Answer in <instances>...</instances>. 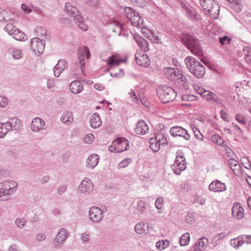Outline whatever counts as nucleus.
<instances>
[{"label":"nucleus","instance_id":"1","mask_svg":"<svg viewBox=\"0 0 251 251\" xmlns=\"http://www.w3.org/2000/svg\"><path fill=\"white\" fill-rule=\"evenodd\" d=\"M186 67L198 78H202L205 74V67L196 58L188 56L185 59Z\"/></svg>","mask_w":251,"mask_h":251},{"label":"nucleus","instance_id":"2","mask_svg":"<svg viewBox=\"0 0 251 251\" xmlns=\"http://www.w3.org/2000/svg\"><path fill=\"white\" fill-rule=\"evenodd\" d=\"M182 40L185 46L192 53L198 56H201L203 55L202 50L197 40L190 35H183Z\"/></svg>","mask_w":251,"mask_h":251},{"label":"nucleus","instance_id":"3","mask_svg":"<svg viewBox=\"0 0 251 251\" xmlns=\"http://www.w3.org/2000/svg\"><path fill=\"white\" fill-rule=\"evenodd\" d=\"M158 97L162 103H167L174 100L176 93L172 88L167 86H160L156 90Z\"/></svg>","mask_w":251,"mask_h":251},{"label":"nucleus","instance_id":"4","mask_svg":"<svg viewBox=\"0 0 251 251\" xmlns=\"http://www.w3.org/2000/svg\"><path fill=\"white\" fill-rule=\"evenodd\" d=\"M17 186V183L12 180H6L0 183V200H8Z\"/></svg>","mask_w":251,"mask_h":251},{"label":"nucleus","instance_id":"5","mask_svg":"<svg viewBox=\"0 0 251 251\" xmlns=\"http://www.w3.org/2000/svg\"><path fill=\"white\" fill-rule=\"evenodd\" d=\"M200 4L204 10H207L209 15L213 19L218 18L220 6L214 0H200Z\"/></svg>","mask_w":251,"mask_h":251},{"label":"nucleus","instance_id":"6","mask_svg":"<svg viewBox=\"0 0 251 251\" xmlns=\"http://www.w3.org/2000/svg\"><path fill=\"white\" fill-rule=\"evenodd\" d=\"M125 15L130 21L132 25L137 27H140L144 23L143 19L139 16L138 12L129 7L124 9Z\"/></svg>","mask_w":251,"mask_h":251},{"label":"nucleus","instance_id":"7","mask_svg":"<svg viewBox=\"0 0 251 251\" xmlns=\"http://www.w3.org/2000/svg\"><path fill=\"white\" fill-rule=\"evenodd\" d=\"M128 147V141L125 138L119 137L112 142V146L109 150L112 151V148H113L115 152H121L127 150Z\"/></svg>","mask_w":251,"mask_h":251},{"label":"nucleus","instance_id":"8","mask_svg":"<svg viewBox=\"0 0 251 251\" xmlns=\"http://www.w3.org/2000/svg\"><path fill=\"white\" fill-rule=\"evenodd\" d=\"M5 29L9 35L17 40L24 41L26 39V36L24 32L20 31L16 26L11 24H7L5 26Z\"/></svg>","mask_w":251,"mask_h":251},{"label":"nucleus","instance_id":"9","mask_svg":"<svg viewBox=\"0 0 251 251\" xmlns=\"http://www.w3.org/2000/svg\"><path fill=\"white\" fill-rule=\"evenodd\" d=\"M186 168V163L185 157L182 154L178 153L174 165L175 173L179 175L181 171L185 170Z\"/></svg>","mask_w":251,"mask_h":251},{"label":"nucleus","instance_id":"10","mask_svg":"<svg viewBox=\"0 0 251 251\" xmlns=\"http://www.w3.org/2000/svg\"><path fill=\"white\" fill-rule=\"evenodd\" d=\"M45 42L38 38H33L31 41V47L36 54H41L44 49Z\"/></svg>","mask_w":251,"mask_h":251},{"label":"nucleus","instance_id":"11","mask_svg":"<svg viewBox=\"0 0 251 251\" xmlns=\"http://www.w3.org/2000/svg\"><path fill=\"white\" fill-rule=\"evenodd\" d=\"M132 36L141 50L144 52H148L150 50L149 43L143 37L137 33H133Z\"/></svg>","mask_w":251,"mask_h":251},{"label":"nucleus","instance_id":"12","mask_svg":"<svg viewBox=\"0 0 251 251\" xmlns=\"http://www.w3.org/2000/svg\"><path fill=\"white\" fill-rule=\"evenodd\" d=\"M135 56L136 62L139 65L146 67L150 65V59L146 53L138 51Z\"/></svg>","mask_w":251,"mask_h":251},{"label":"nucleus","instance_id":"13","mask_svg":"<svg viewBox=\"0 0 251 251\" xmlns=\"http://www.w3.org/2000/svg\"><path fill=\"white\" fill-rule=\"evenodd\" d=\"M125 60L122 58L120 55L117 53L113 54L109 57L106 61L108 65V70H112L114 68L119 66V65L124 62Z\"/></svg>","mask_w":251,"mask_h":251},{"label":"nucleus","instance_id":"14","mask_svg":"<svg viewBox=\"0 0 251 251\" xmlns=\"http://www.w3.org/2000/svg\"><path fill=\"white\" fill-rule=\"evenodd\" d=\"M170 133L173 136H181L186 140H189L190 138V136L187 133V131L179 126L172 127L170 129Z\"/></svg>","mask_w":251,"mask_h":251},{"label":"nucleus","instance_id":"15","mask_svg":"<svg viewBox=\"0 0 251 251\" xmlns=\"http://www.w3.org/2000/svg\"><path fill=\"white\" fill-rule=\"evenodd\" d=\"M89 217L93 221L98 222L102 218V211L97 207H92L89 210Z\"/></svg>","mask_w":251,"mask_h":251},{"label":"nucleus","instance_id":"16","mask_svg":"<svg viewBox=\"0 0 251 251\" xmlns=\"http://www.w3.org/2000/svg\"><path fill=\"white\" fill-rule=\"evenodd\" d=\"M232 215L234 218L238 219L243 218L244 210L240 203H234L232 208Z\"/></svg>","mask_w":251,"mask_h":251},{"label":"nucleus","instance_id":"17","mask_svg":"<svg viewBox=\"0 0 251 251\" xmlns=\"http://www.w3.org/2000/svg\"><path fill=\"white\" fill-rule=\"evenodd\" d=\"M173 81L177 84L182 86L184 89H187L189 87V83L186 77L179 71Z\"/></svg>","mask_w":251,"mask_h":251},{"label":"nucleus","instance_id":"18","mask_svg":"<svg viewBox=\"0 0 251 251\" xmlns=\"http://www.w3.org/2000/svg\"><path fill=\"white\" fill-rule=\"evenodd\" d=\"M68 67V62L63 59L59 60L53 68L54 76L58 77L61 73Z\"/></svg>","mask_w":251,"mask_h":251},{"label":"nucleus","instance_id":"19","mask_svg":"<svg viewBox=\"0 0 251 251\" xmlns=\"http://www.w3.org/2000/svg\"><path fill=\"white\" fill-rule=\"evenodd\" d=\"M45 126L44 121L39 117L34 118L31 124V128L34 132H38L44 129Z\"/></svg>","mask_w":251,"mask_h":251},{"label":"nucleus","instance_id":"20","mask_svg":"<svg viewBox=\"0 0 251 251\" xmlns=\"http://www.w3.org/2000/svg\"><path fill=\"white\" fill-rule=\"evenodd\" d=\"M149 126L144 121H139L135 128V132L138 135L146 134L149 131Z\"/></svg>","mask_w":251,"mask_h":251},{"label":"nucleus","instance_id":"21","mask_svg":"<svg viewBox=\"0 0 251 251\" xmlns=\"http://www.w3.org/2000/svg\"><path fill=\"white\" fill-rule=\"evenodd\" d=\"M209 188L210 191L215 192H220L225 191L226 187L224 183L219 181L216 180L211 183L209 186Z\"/></svg>","mask_w":251,"mask_h":251},{"label":"nucleus","instance_id":"22","mask_svg":"<svg viewBox=\"0 0 251 251\" xmlns=\"http://www.w3.org/2000/svg\"><path fill=\"white\" fill-rule=\"evenodd\" d=\"M79 190L83 193H89L93 190V184L91 181L87 179H84L82 180L79 187Z\"/></svg>","mask_w":251,"mask_h":251},{"label":"nucleus","instance_id":"23","mask_svg":"<svg viewBox=\"0 0 251 251\" xmlns=\"http://www.w3.org/2000/svg\"><path fill=\"white\" fill-rule=\"evenodd\" d=\"M65 10L70 15L73 16L75 19L79 18V12L78 9L73 6L70 2H67L65 4Z\"/></svg>","mask_w":251,"mask_h":251},{"label":"nucleus","instance_id":"24","mask_svg":"<svg viewBox=\"0 0 251 251\" xmlns=\"http://www.w3.org/2000/svg\"><path fill=\"white\" fill-rule=\"evenodd\" d=\"M78 59L80 60V63L81 64V69L83 72L84 69V63H82V61L84 59V56L85 55L87 58L88 59L90 57V52L88 48L87 47H84L78 50Z\"/></svg>","mask_w":251,"mask_h":251},{"label":"nucleus","instance_id":"25","mask_svg":"<svg viewBox=\"0 0 251 251\" xmlns=\"http://www.w3.org/2000/svg\"><path fill=\"white\" fill-rule=\"evenodd\" d=\"M134 230L137 234H145L149 232V226L144 222H140L136 225Z\"/></svg>","mask_w":251,"mask_h":251},{"label":"nucleus","instance_id":"26","mask_svg":"<svg viewBox=\"0 0 251 251\" xmlns=\"http://www.w3.org/2000/svg\"><path fill=\"white\" fill-rule=\"evenodd\" d=\"M71 91L74 94H78L83 89V86L79 81H74L70 84Z\"/></svg>","mask_w":251,"mask_h":251},{"label":"nucleus","instance_id":"27","mask_svg":"<svg viewBox=\"0 0 251 251\" xmlns=\"http://www.w3.org/2000/svg\"><path fill=\"white\" fill-rule=\"evenodd\" d=\"M90 124L93 128H97L101 125V121L99 115L95 113H94L90 119Z\"/></svg>","mask_w":251,"mask_h":251},{"label":"nucleus","instance_id":"28","mask_svg":"<svg viewBox=\"0 0 251 251\" xmlns=\"http://www.w3.org/2000/svg\"><path fill=\"white\" fill-rule=\"evenodd\" d=\"M68 237V233L65 229L62 228L58 232L55 239L56 245L60 244L66 240Z\"/></svg>","mask_w":251,"mask_h":251},{"label":"nucleus","instance_id":"29","mask_svg":"<svg viewBox=\"0 0 251 251\" xmlns=\"http://www.w3.org/2000/svg\"><path fill=\"white\" fill-rule=\"evenodd\" d=\"M228 164L236 175H239L241 174L240 166L236 160L234 159H229Z\"/></svg>","mask_w":251,"mask_h":251},{"label":"nucleus","instance_id":"30","mask_svg":"<svg viewBox=\"0 0 251 251\" xmlns=\"http://www.w3.org/2000/svg\"><path fill=\"white\" fill-rule=\"evenodd\" d=\"M61 121L67 125L71 124L74 121L72 112L70 111L64 112L61 117Z\"/></svg>","mask_w":251,"mask_h":251},{"label":"nucleus","instance_id":"31","mask_svg":"<svg viewBox=\"0 0 251 251\" xmlns=\"http://www.w3.org/2000/svg\"><path fill=\"white\" fill-rule=\"evenodd\" d=\"M99 162V157L97 155L93 154L90 155L87 161V166L90 168H94L95 167Z\"/></svg>","mask_w":251,"mask_h":251},{"label":"nucleus","instance_id":"32","mask_svg":"<svg viewBox=\"0 0 251 251\" xmlns=\"http://www.w3.org/2000/svg\"><path fill=\"white\" fill-rule=\"evenodd\" d=\"M179 71L177 69L176 70L171 67L165 68L164 70V73L166 76L172 80L174 79V78H175V76H176V74H177Z\"/></svg>","mask_w":251,"mask_h":251},{"label":"nucleus","instance_id":"33","mask_svg":"<svg viewBox=\"0 0 251 251\" xmlns=\"http://www.w3.org/2000/svg\"><path fill=\"white\" fill-rule=\"evenodd\" d=\"M208 244V239L206 237H201L194 246V251L197 250H203L207 246Z\"/></svg>","mask_w":251,"mask_h":251},{"label":"nucleus","instance_id":"34","mask_svg":"<svg viewBox=\"0 0 251 251\" xmlns=\"http://www.w3.org/2000/svg\"><path fill=\"white\" fill-rule=\"evenodd\" d=\"M245 243L243 235L240 236L236 238L231 239L230 244L235 248H238L241 247Z\"/></svg>","mask_w":251,"mask_h":251},{"label":"nucleus","instance_id":"35","mask_svg":"<svg viewBox=\"0 0 251 251\" xmlns=\"http://www.w3.org/2000/svg\"><path fill=\"white\" fill-rule=\"evenodd\" d=\"M75 21L77 26L80 29L83 31H86L88 29V26L87 25L84 23V20L80 16V14L79 15V18L77 17V19H75Z\"/></svg>","mask_w":251,"mask_h":251},{"label":"nucleus","instance_id":"36","mask_svg":"<svg viewBox=\"0 0 251 251\" xmlns=\"http://www.w3.org/2000/svg\"><path fill=\"white\" fill-rule=\"evenodd\" d=\"M170 241L168 240H162L156 243V248L159 251H162L169 246Z\"/></svg>","mask_w":251,"mask_h":251},{"label":"nucleus","instance_id":"37","mask_svg":"<svg viewBox=\"0 0 251 251\" xmlns=\"http://www.w3.org/2000/svg\"><path fill=\"white\" fill-rule=\"evenodd\" d=\"M111 71L110 75L111 76L116 78L121 77L124 76V72L122 69L114 68Z\"/></svg>","mask_w":251,"mask_h":251},{"label":"nucleus","instance_id":"38","mask_svg":"<svg viewBox=\"0 0 251 251\" xmlns=\"http://www.w3.org/2000/svg\"><path fill=\"white\" fill-rule=\"evenodd\" d=\"M9 127L10 124L8 123L0 124V138H2L5 136Z\"/></svg>","mask_w":251,"mask_h":251},{"label":"nucleus","instance_id":"39","mask_svg":"<svg viewBox=\"0 0 251 251\" xmlns=\"http://www.w3.org/2000/svg\"><path fill=\"white\" fill-rule=\"evenodd\" d=\"M243 51L246 61L251 65V48L249 47H245Z\"/></svg>","mask_w":251,"mask_h":251},{"label":"nucleus","instance_id":"40","mask_svg":"<svg viewBox=\"0 0 251 251\" xmlns=\"http://www.w3.org/2000/svg\"><path fill=\"white\" fill-rule=\"evenodd\" d=\"M150 148L153 151H157L159 149L160 145L159 143L156 141V140L154 139L153 138H151L150 140Z\"/></svg>","mask_w":251,"mask_h":251},{"label":"nucleus","instance_id":"41","mask_svg":"<svg viewBox=\"0 0 251 251\" xmlns=\"http://www.w3.org/2000/svg\"><path fill=\"white\" fill-rule=\"evenodd\" d=\"M202 97H204L206 100H216V95L210 91L205 90Z\"/></svg>","mask_w":251,"mask_h":251},{"label":"nucleus","instance_id":"42","mask_svg":"<svg viewBox=\"0 0 251 251\" xmlns=\"http://www.w3.org/2000/svg\"><path fill=\"white\" fill-rule=\"evenodd\" d=\"M153 138L156 140V141L159 143L160 146L165 145L167 143V139L166 137L161 133L156 134L155 137Z\"/></svg>","mask_w":251,"mask_h":251},{"label":"nucleus","instance_id":"43","mask_svg":"<svg viewBox=\"0 0 251 251\" xmlns=\"http://www.w3.org/2000/svg\"><path fill=\"white\" fill-rule=\"evenodd\" d=\"M190 241V235L188 233L183 234L180 239V244L181 246L188 245Z\"/></svg>","mask_w":251,"mask_h":251},{"label":"nucleus","instance_id":"44","mask_svg":"<svg viewBox=\"0 0 251 251\" xmlns=\"http://www.w3.org/2000/svg\"><path fill=\"white\" fill-rule=\"evenodd\" d=\"M211 140L214 143L218 146L223 145L224 142L223 138L217 134L212 135L211 137Z\"/></svg>","mask_w":251,"mask_h":251},{"label":"nucleus","instance_id":"45","mask_svg":"<svg viewBox=\"0 0 251 251\" xmlns=\"http://www.w3.org/2000/svg\"><path fill=\"white\" fill-rule=\"evenodd\" d=\"M197 97L192 94H184L181 97V100L185 101H192L196 100Z\"/></svg>","mask_w":251,"mask_h":251},{"label":"nucleus","instance_id":"46","mask_svg":"<svg viewBox=\"0 0 251 251\" xmlns=\"http://www.w3.org/2000/svg\"><path fill=\"white\" fill-rule=\"evenodd\" d=\"M10 124V126H12L15 129L19 128L21 125V121L16 117L13 118L11 119Z\"/></svg>","mask_w":251,"mask_h":251},{"label":"nucleus","instance_id":"47","mask_svg":"<svg viewBox=\"0 0 251 251\" xmlns=\"http://www.w3.org/2000/svg\"><path fill=\"white\" fill-rule=\"evenodd\" d=\"M147 38L149 39L151 42L154 43H158L159 40L158 36L153 31H152L151 33L150 34Z\"/></svg>","mask_w":251,"mask_h":251},{"label":"nucleus","instance_id":"48","mask_svg":"<svg viewBox=\"0 0 251 251\" xmlns=\"http://www.w3.org/2000/svg\"><path fill=\"white\" fill-rule=\"evenodd\" d=\"M193 87L197 94H199L202 97L205 90L203 88L201 87L199 84H194Z\"/></svg>","mask_w":251,"mask_h":251},{"label":"nucleus","instance_id":"49","mask_svg":"<svg viewBox=\"0 0 251 251\" xmlns=\"http://www.w3.org/2000/svg\"><path fill=\"white\" fill-rule=\"evenodd\" d=\"M193 130L195 137L201 141H203L204 137L203 135L200 132V131L196 127L193 128Z\"/></svg>","mask_w":251,"mask_h":251},{"label":"nucleus","instance_id":"50","mask_svg":"<svg viewBox=\"0 0 251 251\" xmlns=\"http://www.w3.org/2000/svg\"><path fill=\"white\" fill-rule=\"evenodd\" d=\"M235 119L240 124L245 125L247 123V119L242 115L238 114L235 116Z\"/></svg>","mask_w":251,"mask_h":251},{"label":"nucleus","instance_id":"51","mask_svg":"<svg viewBox=\"0 0 251 251\" xmlns=\"http://www.w3.org/2000/svg\"><path fill=\"white\" fill-rule=\"evenodd\" d=\"M230 41V38L226 36H225L219 38V41L221 44L223 46L228 44Z\"/></svg>","mask_w":251,"mask_h":251},{"label":"nucleus","instance_id":"52","mask_svg":"<svg viewBox=\"0 0 251 251\" xmlns=\"http://www.w3.org/2000/svg\"><path fill=\"white\" fill-rule=\"evenodd\" d=\"M94 137L91 133L87 134L84 138V141L87 144H90L93 142Z\"/></svg>","mask_w":251,"mask_h":251},{"label":"nucleus","instance_id":"53","mask_svg":"<svg viewBox=\"0 0 251 251\" xmlns=\"http://www.w3.org/2000/svg\"><path fill=\"white\" fill-rule=\"evenodd\" d=\"M35 31L38 35L43 36L46 35L47 33V30L42 27L39 26L35 28Z\"/></svg>","mask_w":251,"mask_h":251},{"label":"nucleus","instance_id":"54","mask_svg":"<svg viewBox=\"0 0 251 251\" xmlns=\"http://www.w3.org/2000/svg\"><path fill=\"white\" fill-rule=\"evenodd\" d=\"M131 160L130 158H126L123 160L122 161L119 163L118 165L119 168H122L126 167L128 164L131 162Z\"/></svg>","mask_w":251,"mask_h":251},{"label":"nucleus","instance_id":"55","mask_svg":"<svg viewBox=\"0 0 251 251\" xmlns=\"http://www.w3.org/2000/svg\"><path fill=\"white\" fill-rule=\"evenodd\" d=\"M163 204H164L163 199L161 197L158 198L157 199V200H156L155 203L156 207L158 209L162 208V207L163 206Z\"/></svg>","mask_w":251,"mask_h":251},{"label":"nucleus","instance_id":"56","mask_svg":"<svg viewBox=\"0 0 251 251\" xmlns=\"http://www.w3.org/2000/svg\"><path fill=\"white\" fill-rule=\"evenodd\" d=\"M152 31L147 27H142L141 28V33L146 38L151 33Z\"/></svg>","mask_w":251,"mask_h":251},{"label":"nucleus","instance_id":"57","mask_svg":"<svg viewBox=\"0 0 251 251\" xmlns=\"http://www.w3.org/2000/svg\"><path fill=\"white\" fill-rule=\"evenodd\" d=\"M128 94L133 102L136 103L138 102V99L135 93L132 91V90H130V91L128 92Z\"/></svg>","mask_w":251,"mask_h":251},{"label":"nucleus","instance_id":"58","mask_svg":"<svg viewBox=\"0 0 251 251\" xmlns=\"http://www.w3.org/2000/svg\"><path fill=\"white\" fill-rule=\"evenodd\" d=\"M7 104V99L3 96H0V107H4Z\"/></svg>","mask_w":251,"mask_h":251},{"label":"nucleus","instance_id":"59","mask_svg":"<svg viewBox=\"0 0 251 251\" xmlns=\"http://www.w3.org/2000/svg\"><path fill=\"white\" fill-rule=\"evenodd\" d=\"M22 10L26 14H29L31 12V9L29 5L23 3L21 5Z\"/></svg>","mask_w":251,"mask_h":251},{"label":"nucleus","instance_id":"60","mask_svg":"<svg viewBox=\"0 0 251 251\" xmlns=\"http://www.w3.org/2000/svg\"><path fill=\"white\" fill-rule=\"evenodd\" d=\"M15 223L18 227L22 228L24 226L25 221L23 219H17Z\"/></svg>","mask_w":251,"mask_h":251},{"label":"nucleus","instance_id":"61","mask_svg":"<svg viewBox=\"0 0 251 251\" xmlns=\"http://www.w3.org/2000/svg\"><path fill=\"white\" fill-rule=\"evenodd\" d=\"M230 4L233 6H240L241 1L240 0H226Z\"/></svg>","mask_w":251,"mask_h":251},{"label":"nucleus","instance_id":"62","mask_svg":"<svg viewBox=\"0 0 251 251\" xmlns=\"http://www.w3.org/2000/svg\"><path fill=\"white\" fill-rule=\"evenodd\" d=\"M146 204L144 202L140 201L137 205V208L140 211H143L145 209Z\"/></svg>","mask_w":251,"mask_h":251},{"label":"nucleus","instance_id":"63","mask_svg":"<svg viewBox=\"0 0 251 251\" xmlns=\"http://www.w3.org/2000/svg\"><path fill=\"white\" fill-rule=\"evenodd\" d=\"M201 61L204 63L205 65L207 66H210L211 65V62L210 60L207 59L206 57L203 56L202 55L201 56Z\"/></svg>","mask_w":251,"mask_h":251},{"label":"nucleus","instance_id":"64","mask_svg":"<svg viewBox=\"0 0 251 251\" xmlns=\"http://www.w3.org/2000/svg\"><path fill=\"white\" fill-rule=\"evenodd\" d=\"M242 161L243 165L244 166V167L246 168L249 169L251 167V164H250L249 162H248V160L246 158L244 157L242 159Z\"/></svg>","mask_w":251,"mask_h":251}]
</instances>
